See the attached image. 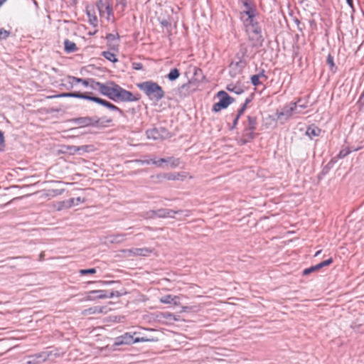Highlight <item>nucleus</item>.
<instances>
[{"label":"nucleus","instance_id":"obj_1","mask_svg":"<svg viewBox=\"0 0 364 364\" xmlns=\"http://www.w3.org/2000/svg\"><path fill=\"white\" fill-rule=\"evenodd\" d=\"M91 82L90 87L92 89L98 90L102 95L108 97L114 101L132 102L138 100L131 92L123 89L113 81H107L105 83L94 80Z\"/></svg>","mask_w":364,"mask_h":364},{"label":"nucleus","instance_id":"obj_2","mask_svg":"<svg viewBox=\"0 0 364 364\" xmlns=\"http://www.w3.org/2000/svg\"><path fill=\"white\" fill-rule=\"evenodd\" d=\"M138 87L151 100L159 101L164 96V92L162 87L156 82L146 81L139 84Z\"/></svg>","mask_w":364,"mask_h":364},{"label":"nucleus","instance_id":"obj_3","mask_svg":"<svg viewBox=\"0 0 364 364\" xmlns=\"http://www.w3.org/2000/svg\"><path fill=\"white\" fill-rule=\"evenodd\" d=\"M140 333L138 331H135L133 333H125L121 336H119L116 338L115 345H131L136 343L139 342H151L154 341V338H149L147 336H135Z\"/></svg>","mask_w":364,"mask_h":364},{"label":"nucleus","instance_id":"obj_4","mask_svg":"<svg viewBox=\"0 0 364 364\" xmlns=\"http://www.w3.org/2000/svg\"><path fill=\"white\" fill-rule=\"evenodd\" d=\"M217 97H218L219 101L215 103L213 107V111L215 112L227 108L233 101V99L225 91L218 92Z\"/></svg>","mask_w":364,"mask_h":364},{"label":"nucleus","instance_id":"obj_5","mask_svg":"<svg viewBox=\"0 0 364 364\" xmlns=\"http://www.w3.org/2000/svg\"><path fill=\"white\" fill-rule=\"evenodd\" d=\"M181 211H174L171 209H159L157 210H151L149 213H147L148 218H154L155 216H157L159 218H174L176 214L181 213Z\"/></svg>","mask_w":364,"mask_h":364},{"label":"nucleus","instance_id":"obj_6","mask_svg":"<svg viewBox=\"0 0 364 364\" xmlns=\"http://www.w3.org/2000/svg\"><path fill=\"white\" fill-rule=\"evenodd\" d=\"M298 109L296 103H291L289 105L284 107L282 111L278 114V119L280 121L286 120L289 117L294 115V110Z\"/></svg>","mask_w":364,"mask_h":364},{"label":"nucleus","instance_id":"obj_7","mask_svg":"<svg viewBox=\"0 0 364 364\" xmlns=\"http://www.w3.org/2000/svg\"><path fill=\"white\" fill-rule=\"evenodd\" d=\"M298 129L304 132L305 135L307 136H318L321 134V130L315 124H311L307 127L305 124H299L298 125Z\"/></svg>","mask_w":364,"mask_h":364},{"label":"nucleus","instance_id":"obj_8","mask_svg":"<svg viewBox=\"0 0 364 364\" xmlns=\"http://www.w3.org/2000/svg\"><path fill=\"white\" fill-rule=\"evenodd\" d=\"M114 296H119V292L117 291L115 294L114 291H112L108 294L105 290H94L90 292V299L112 298Z\"/></svg>","mask_w":364,"mask_h":364},{"label":"nucleus","instance_id":"obj_9","mask_svg":"<svg viewBox=\"0 0 364 364\" xmlns=\"http://www.w3.org/2000/svg\"><path fill=\"white\" fill-rule=\"evenodd\" d=\"M50 354L47 352H41L35 355L28 356L27 364H41L49 358Z\"/></svg>","mask_w":364,"mask_h":364},{"label":"nucleus","instance_id":"obj_10","mask_svg":"<svg viewBox=\"0 0 364 364\" xmlns=\"http://www.w3.org/2000/svg\"><path fill=\"white\" fill-rule=\"evenodd\" d=\"M75 122L81 126H90L93 125L96 127H100V121L98 119H96L95 118H90V117H79L75 119Z\"/></svg>","mask_w":364,"mask_h":364},{"label":"nucleus","instance_id":"obj_11","mask_svg":"<svg viewBox=\"0 0 364 364\" xmlns=\"http://www.w3.org/2000/svg\"><path fill=\"white\" fill-rule=\"evenodd\" d=\"M332 262H333V259L329 258L325 261L320 262L319 264H317L312 266L309 268L305 269L303 272V274L308 275L313 272L318 271V269H320L324 267L330 265Z\"/></svg>","mask_w":364,"mask_h":364},{"label":"nucleus","instance_id":"obj_12","mask_svg":"<svg viewBox=\"0 0 364 364\" xmlns=\"http://www.w3.org/2000/svg\"><path fill=\"white\" fill-rule=\"evenodd\" d=\"M68 149H69V152L72 154H74L77 152H78L79 154H82V153H85V152H91L92 151H94V146L92 145H83V146H70L68 147Z\"/></svg>","mask_w":364,"mask_h":364},{"label":"nucleus","instance_id":"obj_13","mask_svg":"<svg viewBox=\"0 0 364 364\" xmlns=\"http://www.w3.org/2000/svg\"><path fill=\"white\" fill-rule=\"evenodd\" d=\"M89 100L97 102L101 105H103L105 107H107L108 109L113 110V111H118L121 112V110L116 107L114 105L110 103L109 102L103 99L97 97H91L89 98Z\"/></svg>","mask_w":364,"mask_h":364},{"label":"nucleus","instance_id":"obj_14","mask_svg":"<svg viewBox=\"0 0 364 364\" xmlns=\"http://www.w3.org/2000/svg\"><path fill=\"white\" fill-rule=\"evenodd\" d=\"M127 252H129L130 253V255H132L133 256L147 257L149 255L150 253L152 252V250L151 248H148V247L132 248V249L128 250Z\"/></svg>","mask_w":364,"mask_h":364},{"label":"nucleus","instance_id":"obj_15","mask_svg":"<svg viewBox=\"0 0 364 364\" xmlns=\"http://www.w3.org/2000/svg\"><path fill=\"white\" fill-rule=\"evenodd\" d=\"M147 136H164L168 134L167 130L164 127H154L146 131Z\"/></svg>","mask_w":364,"mask_h":364},{"label":"nucleus","instance_id":"obj_16","mask_svg":"<svg viewBox=\"0 0 364 364\" xmlns=\"http://www.w3.org/2000/svg\"><path fill=\"white\" fill-rule=\"evenodd\" d=\"M242 1L246 9L243 12L247 16V20H250L252 22L255 16V10L251 6V2L250 0H242Z\"/></svg>","mask_w":364,"mask_h":364},{"label":"nucleus","instance_id":"obj_17","mask_svg":"<svg viewBox=\"0 0 364 364\" xmlns=\"http://www.w3.org/2000/svg\"><path fill=\"white\" fill-rule=\"evenodd\" d=\"M360 149H361V146H350V145H348L346 147H343L339 152L338 154V157L339 158H344L346 157L348 154H349L350 152L352 151H358Z\"/></svg>","mask_w":364,"mask_h":364},{"label":"nucleus","instance_id":"obj_18","mask_svg":"<svg viewBox=\"0 0 364 364\" xmlns=\"http://www.w3.org/2000/svg\"><path fill=\"white\" fill-rule=\"evenodd\" d=\"M245 24H246L248 30H251L252 32H254L256 34L260 33L261 29L258 26L257 23L255 22L253 18H252V22L250 21V20H247V18L245 20Z\"/></svg>","mask_w":364,"mask_h":364},{"label":"nucleus","instance_id":"obj_19","mask_svg":"<svg viewBox=\"0 0 364 364\" xmlns=\"http://www.w3.org/2000/svg\"><path fill=\"white\" fill-rule=\"evenodd\" d=\"M61 97H76L80 99L88 100L90 98V96L86 95L85 94L80 92H65L60 95Z\"/></svg>","mask_w":364,"mask_h":364},{"label":"nucleus","instance_id":"obj_20","mask_svg":"<svg viewBox=\"0 0 364 364\" xmlns=\"http://www.w3.org/2000/svg\"><path fill=\"white\" fill-rule=\"evenodd\" d=\"M68 80L70 84H73L74 82H81V84H82L85 86H88V85L90 86V85L92 84L91 81L92 80H84V79L78 78L76 77H69Z\"/></svg>","mask_w":364,"mask_h":364},{"label":"nucleus","instance_id":"obj_21","mask_svg":"<svg viewBox=\"0 0 364 364\" xmlns=\"http://www.w3.org/2000/svg\"><path fill=\"white\" fill-rule=\"evenodd\" d=\"M65 50L68 53L77 50V46L75 43L66 39L64 41Z\"/></svg>","mask_w":364,"mask_h":364},{"label":"nucleus","instance_id":"obj_22","mask_svg":"<svg viewBox=\"0 0 364 364\" xmlns=\"http://www.w3.org/2000/svg\"><path fill=\"white\" fill-rule=\"evenodd\" d=\"M166 164L169 165L171 168H176L180 164V159L174 157H168L166 159Z\"/></svg>","mask_w":364,"mask_h":364},{"label":"nucleus","instance_id":"obj_23","mask_svg":"<svg viewBox=\"0 0 364 364\" xmlns=\"http://www.w3.org/2000/svg\"><path fill=\"white\" fill-rule=\"evenodd\" d=\"M177 296L171 295H165L160 299L161 302L164 304H176Z\"/></svg>","mask_w":364,"mask_h":364},{"label":"nucleus","instance_id":"obj_24","mask_svg":"<svg viewBox=\"0 0 364 364\" xmlns=\"http://www.w3.org/2000/svg\"><path fill=\"white\" fill-rule=\"evenodd\" d=\"M126 239L125 234H117L114 235L110 236V242L114 243H119L123 242Z\"/></svg>","mask_w":364,"mask_h":364},{"label":"nucleus","instance_id":"obj_25","mask_svg":"<svg viewBox=\"0 0 364 364\" xmlns=\"http://www.w3.org/2000/svg\"><path fill=\"white\" fill-rule=\"evenodd\" d=\"M180 75L179 70L177 68H173L171 70L170 73L168 74V78L171 81H173L176 80Z\"/></svg>","mask_w":364,"mask_h":364},{"label":"nucleus","instance_id":"obj_26","mask_svg":"<svg viewBox=\"0 0 364 364\" xmlns=\"http://www.w3.org/2000/svg\"><path fill=\"white\" fill-rule=\"evenodd\" d=\"M102 56H104L106 59L108 60L115 63L117 61V59L116 58L114 53L109 52V51H103L102 53Z\"/></svg>","mask_w":364,"mask_h":364},{"label":"nucleus","instance_id":"obj_27","mask_svg":"<svg viewBox=\"0 0 364 364\" xmlns=\"http://www.w3.org/2000/svg\"><path fill=\"white\" fill-rule=\"evenodd\" d=\"M151 163L159 167H164V164H166V159L161 158L158 160L151 159Z\"/></svg>","mask_w":364,"mask_h":364},{"label":"nucleus","instance_id":"obj_28","mask_svg":"<svg viewBox=\"0 0 364 364\" xmlns=\"http://www.w3.org/2000/svg\"><path fill=\"white\" fill-rule=\"evenodd\" d=\"M63 204H66L65 205L66 208H71L73 205H77V203H75V198H70L67 200H64Z\"/></svg>","mask_w":364,"mask_h":364},{"label":"nucleus","instance_id":"obj_29","mask_svg":"<svg viewBox=\"0 0 364 364\" xmlns=\"http://www.w3.org/2000/svg\"><path fill=\"white\" fill-rule=\"evenodd\" d=\"M117 1V7L120 9V11H124V8L127 6V0H116Z\"/></svg>","mask_w":364,"mask_h":364},{"label":"nucleus","instance_id":"obj_30","mask_svg":"<svg viewBox=\"0 0 364 364\" xmlns=\"http://www.w3.org/2000/svg\"><path fill=\"white\" fill-rule=\"evenodd\" d=\"M326 63L329 65L331 70L333 71V69L335 68V64L333 62V58L331 55H328L327 60H326Z\"/></svg>","mask_w":364,"mask_h":364},{"label":"nucleus","instance_id":"obj_31","mask_svg":"<svg viewBox=\"0 0 364 364\" xmlns=\"http://www.w3.org/2000/svg\"><path fill=\"white\" fill-rule=\"evenodd\" d=\"M79 272L81 275H85L87 274H95V273H96V269L91 268V269H80Z\"/></svg>","mask_w":364,"mask_h":364},{"label":"nucleus","instance_id":"obj_32","mask_svg":"<svg viewBox=\"0 0 364 364\" xmlns=\"http://www.w3.org/2000/svg\"><path fill=\"white\" fill-rule=\"evenodd\" d=\"M261 77V75H252L251 77V81L254 85H257L259 84V78Z\"/></svg>","mask_w":364,"mask_h":364},{"label":"nucleus","instance_id":"obj_33","mask_svg":"<svg viewBox=\"0 0 364 364\" xmlns=\"http://www.w3.org/2000/svg\"><path fill=\"white\" fill-rule=\"evenodd\" d=\"M250 102V100L248 99L246 100L245 101V103L242 105V107H241V109H240L239 111V113L235 119V121L237 120V119L239 118V117L244 112L245 108H246V106H247V104Z\"/></svg>","mask_w":364,"mask_h":364},{"label":"nucleus","instance_id":"obj_34","mask_svg":"<svg viewBox=\"0 0 364 364\" xmlns=\"http://www.w3.org/2000/svg\"><path fill=\"white\" fill-rule=\"evenodd\" d=\"M9 35V32L4 30V29H0V39H5Z\"/></svg>","mask_w":364,"mask_h":364},{"label":"nucleus","instance_id":"obj_35","mask_svg":"<svg viewBox=\"0 0 364 364\" xmlns=\"http://www.w3.org/2000/svg\"><path fill=\"white\" fill-rule=\"evenodd\" d=\"M132 66L135 70H141L143 68L142 64L140 63H133Z\"/></svg>","mask_w":364,"mask_h":364},{"label":"nucleus","instance_id":"obj_36","mask_svg":"<svg viewBox=\"0 0 364 364\" xmlns=\"http://www.w3.org/2000/svg\"><path fill=\"white\" fill-rule=\"evenodd\" d=\"M135 162L139 163L140 164H150L151 163V160H136Z\"/></svg>","mask_w":364,"mask_h":364},{"label":"nucleus","instance_id":"obj_37","mask_svg":"<svg viewBox=\"0 0 364 364\" xmlns=\"http://www.w3.org/2000/svg\"><path fill=\"white\" fill-rule=\"evenodd\" d=\"M305 107L303 106V105H298V109H295L294 110V114H300L302 112V110Z\"/></svg>","mask_w":364,"mask_h":364},{"label":"nucleus","instance_id":"obj_38","mask_svg":"<svg viewBox=\"0 0 364 364\" xmlns=\"http://www.w3.org/2000/svg\"><path fill=\"white\" fill-rule=\"evenodd\" d=\"M5 147L4 138H0V151H3Z\"/></svg>","mask_w":364,"mask_h":364},{"label":"nucleus","instance_id":"obj_39","mask_svg":"<svg viewBox=\"0 0 364 364\" xmlns=\"http://www.w3.org/2000/svg\"><path fill=\"white\" fill-rule=\"evenodd\" d=\"M249 122L251 129H254V124H255V120L253 118L249 117Z\"/></svg>","mask_w":364,"mask_h":364},{"label":"nucleus","instance_id":"obj_40","mask_svg":"<svg viewBox=\"0 0 364 364\" xmlns=\"http://www.w3.org/2000/svg\"><path fill=\"white\" fill-rule=\"evenodd\" d=\"M75 203H77V205H78L79 203H81L85 202V199H84V198H81V197H77V198H75Z\"/></svg>","mask_w":364,"mask_h":364},{"label":"nucleus","instance_id":"obj_41","mask_svg":"<svg viewBox=\"0 0 364 364\" xmlns=\"http://www.w3.org/2000/svg\"><path fill=\"white\" fill-rule=\"evenodd\" d=\"M103 6H104V4L102 3V0H100V1L97 3V7H98V9H99L100 11H102V9Z\"/></svg>","mask_w":364,"mask_h":364},{"label":"nucleus","instance_id":"obj_42","mask_svg":"<svg viewBox=\"0 0 364 364\" xmlns=\"http://www.w3.org/2000/svg\"><path fill=\"white\" fill-rule=\"evenodd\" d=\"M240 63H241V61H240V62H237V63H236L235 64L232 63V64L230 65V68H231L232 70V69H234L235 68H237V67H239V66H240Z\"/></svg>","mask_w":364,"mask_h":364},{"label":"nucleus","instance_id":"obj_43","mask_svg":"<svg viewBox=\"0 0 364 364\" xmlns=\"http://www.w3.org/2000/svg\"><path fill=\"white\" fill-rule=\"evenodd\" d=\"M65 205H66V204H63V201L60 202V203H59V206H58V210H62L63 208H65Z\"/></svg>","mask_w":364,"mask_h":364},{"label":"nucleus","instance_id":"obj_44","mask_svg":"<svg viewBox=\"0 0 364 364\" xmlns=\"http://www.w3.org/2000/svg\"><path fill=\"white\" fill-rule=\"evenodd\" d=\"M347 1V4L351 7L353 8V0H346Z\"/></svg>","mask_w":364,"mask_h":364},{"label":"nucleus","instance_id":"obj_45","mask_svg":"<svg viewBox=\"0 0 364 364\" xmlns=\"http://www.w3.org/2000/svg\"><path fill=\"white\" fill-rule=\"evenodd\" d=\"M161 23L164 26H167L168 25V22L166 21H162Z\"/></svg>","mask_w":364,"mask_h":364},{"label":"nucleus","instance_id":"obj_46","mask_svg":"<svg viewBox=\"0 0 364 364\" xmlns=\"http://www.w3.org/2000/svg\"><path fill=\"white\" fill-rule=\"evenodd\" d=\"M6 0H0V6H1Z\"/></svg>","mask_w":364,"mask_h":364},{"label":"nucleus","instance_id":"obj_47","mask_svg":"<svg viewBox=\"0 0 364 364\" xmlns=\"http://www.w3.org/2000/svg\"><path fill=\"white\" fill-rule=\"evenodd\" d=\"M320 253H321V250L317 251V252H316V254H315V257H316V256L319 255V254H320Z\"/></svg>","mask_w":364,"mask_h":364},{"label":"nucleus","instance_id":"obj_48","mask_svg":"<svg viewBox=\"0 0 364 364\" xmlns=\"http://www.w3.org/2000/svg\"><path fill=\"white\" fill-rule=\"evenodd\" d=\"M139 333H140L137 334L136 336H139V337L144 336L141 332H139Z\"/></svg>","mask_w":364,"mask_h":364},{"label":"nucleus","instance_id":"obj_49","mask_svg":"<svg viewBox=\"0 0 364 364\" xmlns=\"http://www.w3.org/2000/svg\"><path fill=\"white\" fill-rule=\"evenodd\" d=\"M168 179H175V178L173 176H170V177H168Z\"/></svg>","mask_w":364,"mask_h":364},{"label":"nucleus","instance_id":"obj_50","mask_svg":"<svg viewBox=\"0 0 364 364\" xmlns=\"http://www.w3.org/2000/svg\"><path fill=\"white\" fill-rule=\"evenodd\" d=\"M105 9H106L107 10H108V11H109V6H107L105 7Z\"/></svg>","mask_w":364,"mask_h":364},{"label":"nucleus","instance_id":"obj_51","mask_svg":"<svg viewBox=\"0 0 364 364\" xmlns=\"http://www.w3.org/2000/svg\"><path fill=\"white\" fill-rule=\"evenodd\" d=\"M0 136H3V133L0 131Z\"/></svg>","mask_w":364,"mask_h":364},{"label":"nucleus","instance_id":"obj_52","mask_svg":"<svg viewBox=\"0 0 364 364\" xmlns=\"http://www.w3.org/2000/svg\"><path fill=\"white\" fill-rule=\"evenodd\" d=\"M112 36V34H109V36H107V38H109V37Z\"/></svg>","mask_w":364,"mask_h":364}]
</instances>
